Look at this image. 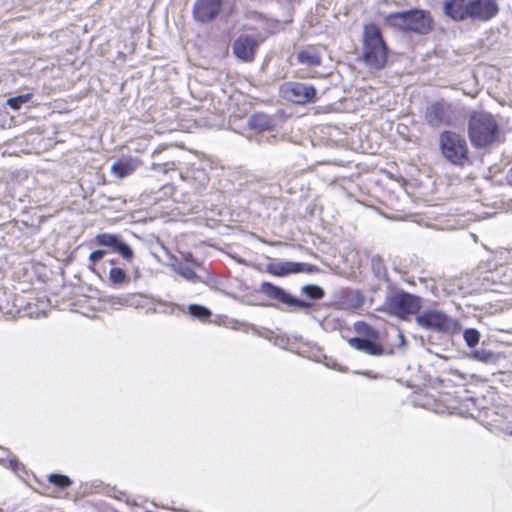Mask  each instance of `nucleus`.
Wrapping results in <instances>:
<instances>
[{
    "mask_svg": "<svg viewBox=\"0 0 512 512\" xmlns=\"http://www.w3.org/2000/svg\"><path fill=\"white\" fill-rule=\"evenodd\" d=\"M501 136L497 117L487 111H474L468 119V137L473 147L482 149L498 142Z\"/></svg>",
    "mask_w": 512,
    "mask_h": 512,
    "instance_id": "nucleus-1",
    "label": "nucleus"
},
{
    "mask_svg": "<svg viewBox=\"0 0 512 512\" xmlns=\"http://www.w3.org/2000/svg\"><path fill=\"white\" fill-rule=\"evenodd\" d=\"M388 50L382 38L379 27L367 24L363 30L362 60L367 67L374 70L384 68L387 62Z\"/></svg>",
    "mask_w": 512,
    "mask_h": 512,
    "instance_id": "nucleus-2",
    "label": "nucleus"
},
{
    "mask_svg": "<svg viewBox=\"0 0 512 512\" xmlns=\"http://www.w3.org/2000/svg\"><path fill=\"white\" fill-rule=\"evenodd\" d=\"M386 23L395 29L417 34H427L432 28L430 13L420 9L390 13Z\"/></svg>",
    "mask_w": 512,
    "mask_h": 512,
    "instance_id": "nucleus-3",
    "label": "nucleus"
},
{
    "mask_svg": "<svg viewBox=\"0 0 512 512\" xmlns=\"http://www.w3.org/2000/svg\"><path fill=\"white\" fill-rule=\"evenodd\" d=\"M440 149L447 161L457 166H464L469 162L468 146L466 140L452 131H444L439 138Z\"/></svg>",
    "mask_w": 512,
    "mask_h": 512,
    "instance_id": "nucleus-4",
    "label": "nucleus"
},
{
    "mask_svg": "<svg viewBox=\"0 0 512 512\" xmlns=\"http://www.w3.org/2000/svg\"><path fill=\"white\" fill-rule=\"evenodd\" d=\"M415 322L423 329L443 334H451L460 329L457 320L436 309L422 311L416 316Z\"/></svg>",
    "mask_w": 512,
    "mask_h": 512,
    "instance_id": "nucleus-5",
    "label": "nucleus"
},
{
    "mask_svg": "<svg viewBox=\"0 0 512 512\" xmlns=\"http://www.w3.org/2000/svg\"><path fill=\"white\" fill-rule=\"evenodd\" d=\"M421 308V298L406 292L397 293L387 298L385 309L391 315L401 319L419 312Z\"/></svg>",
    "mask_w": 512,
    "mask_h": 512,
    "instance_id": "nucleus-6",
    "label": "nucleus"
},
{
    "mask_svg": "<svg viewBox=\"0 0 512 512\" xmlns=\"http://www.w3.org/2000/svg\"><path fill=\"white\" fill-rule=\"evenodd\" d=\"M281 96L296 104H306L314 101L316 90L312 85L302 82H286L280 87Z\"/></svg>",
    "mask_w": 512,
    "mask_h": 512,
    "instance_id": "nucleus-7",
    "label": "nucleus"
},
{
    "mask_svg": "<svg viewBox=\"0 0 512 512\" xmlns=\"http://www.w3.org/2000/svg\"><path fill=\"white\" fill-rule=\"evenodd\" d=\"M425 118L433 127L449 125L453 121V112L450 104L440 101L427 107Z\"/></svg>",
    "mask_w": 512,
    "mask_h": 512,
    "instance_id": "nucleus-8",
    "label": "nucleus"
},
{
    "mask_svg": "<svg viewBox=\"0 0 512 512\" xmlns=\"http://www.w3.org/2000/svg\"><path fill=\"white\" fill-rule=\"evenodd\" d=\"M316 270L314 265L303 262L279 261L267 265V272L278 277L297 273H313Z\"/></svg>",
    "mask_w": 512,
    "mask_h": 512,
    "instance_id": "nucleus-9",
    "label": "nucleus"
},
{
    "mask_svg": "<svg viewBox=\"0 0 512 512\" xmlns=\"http://www.w3.org/2000/svg\"><path fill=\"white\" fill-rule=\"evenodd\" d=\"M498 13L496 0H469V19L488 21Z\"/></svg>",
    "mask_w": 512,
    "mask_h": 512,
    "instance_id": "nucleus-10",
    "label": "nucleus"
},
{
    "mask_svg": "<svg viewBox=\"0 0 512 512\" xmlns=\"http://www.w3.org/2000/svg\"><path fill=\"white\" fill-rule=\"evenodd\" d=\"M259 42L253 36L240 35L233 43L235 56L245 62H251L255 58Z\"/></svg>",
    "mask_w": 512,
    "mask_h": 512,
    "instance_id": "nucleus-11",
    "label": "nucleus"
},
{
    "mask_svg": "<svg viewBox=\"0 0 512 512\" xmlns=\"http://www.w3.org/2000/svg\"><path fill=\"white\" fill-rule=\"evenodd\" d=\"M221 5L222 0H196L193 16L199 22H209L218 15Z\"/></svg>",
    "mask_w": 512,
    "mask_h": 512,
    "instance_id": "nucleus-12",
    "label": "nucleus"
},
{
    "mask_svg": "<svg viewBox=\"0 0 512 512\" xmlns=\"http://www.w3.org/2000/svg\"><path fill=\"white\" fill-rule=\"evenodd\" d=\"M443 12L454 21H465L469 19V0H445Z\"/></svg>",
    "mask_w": 512,
    "mask_h": 512,
    "instance_id": "nucleus-13",
    "label": "nucleus"
},
{
    "mask_svg": "<svg viewBox=\"0 0 512 512\" xmlns=\"http://www.w3.org/2000/svg\"><path fill=\"white\" fill-rule=\"evenodd\" d=\"M348 343L352 348L371 356H380L384 352V349L380 344L369 339L355 337L350 338Z\"/></svg>",
    "mask_w": 512,
    "mask_h": 512,
    "instance_id": "nucleus-14",
    "label": "nucleus"
},
{
    "mask_svg": "<svg viewBox=\"0 0 512 512\" xmlns=\"http://www.w3.org/2000/svg\"><path fill=\"white\" fill-rule=\"evenodd\" d=\"M260 291L265 294L268 298L277 300L283 304L290 306L292 301V295L286 292L281 287H278L270 282H263L260 287Z\"/></svg>",
    "mask_w": 512,
    "mask_h": 512,
    "instance_id": "nucleus-15",
    "label": "nucleus"
},
{
    "mask_svg": "<svg viewBox=\"0 0 512 512\" xmlns=\"http://www.w3.org/2000/svg\"><path fill=\"white\" fill-rule=\"evenodd\" d=\"M260 291L265 294L268 298L277 300L283 304L290 306L292 301V295L286 292L281 287H278L270 282H263L260 287Z\"/></svg>",
    "mask_w": 512,
    "mask_h": 512,
    "instance_id": "nucleus-16",
    "label": "nucleus"
},
{
    "mask_svg": "<svg viewBox=\"0 0 512 512\" xmlns=\"http://www.w3.org/2000/svg\"><path fill=\"white\" fill-rule=\"evenodd\" d=\"M137 167V159L124 158L114 162L111 166V171L118 178H124L134 172Z\"/></svg>",
    "mask_w": 512,
    "mask_h": 512,
    "instance_id": "nucleus-17",
    "label": "nucleus"
},
{
    "mask_svg": "<svg viewBox=\"0 0 512 512\" xmlns=\"http://www.w3.org/2000/svg\"><path fill=\"white\" fill-rule=\"evenodd\" d=\"M297 60L302 65L319 66L321 64V53L317 47H307L297 54Z\"/></svg>",
    "mask_w": 512,
    "mask_h": 512,
    "instance_id": "nucleus-18",
    "label": "nucleus"
},
{
    "mask_svg": "<svg viewBox=\"0 0 512 512\" xmlns=\"http://www.w3.org/2000/svg\"><path fill=\"white\" fill-rule=\"evenodd\" d=\"M364 303V298L357 291H348L343 295L338 305L341 309L356 310Z\"/></svg>",
    "mask_w": 512,
    "mask_h": 512,
    "instance_id": "nucleus-19",
    "label": "nucleus"
},
{
    "mask_svg": "<svg viewBox=\"0 0 512 512\" xmlns=\"http://www.w3.org/2000/svg\"><path fill=\"white\" fill-rule=\"evenodd\" d=\"M248 125L251 129L265 131L272 127V119L264 113H256L250 116Z\"/></svg>",
    "mask_w": 512,
    "mask_h": 512,
    "instance_id": "nucleus-20",
    "label": "nucleus"
},
{
    "mask_svg": "<svg viewBox=\"0 0 512 512\" xmlns=\"http://www.w3.org/2000/svg\"><path fill=\"white\" fill-rule=\"evenodd\" d=\"M0 463L2 465H6V463H8V467L15 473H18L22 467L17 458L2 447H0Z\"/></svg>",
    "mask_w": 512,
    "mask_h": 512,
    "instance_id": "nucleus-21",
    "label": "nucleus"
},
{
    "mask_svg": "<svg viewBox=\"0 0 512 512\" xmlns=\"http://www.w3.org/2000/svg\"><path fill=\"white\" fill-rule=\"evenodd\" d=\"M120 239L121 238L118 235L110 234V233H102V234H98L95 237V242L100 246L110 247L112 249V251H114V249L117 246Z\"/></svg>",
    "mask_w": 512,
    "mask_h": 512,
    "instance_id": "nucleus-22",
    "label": "nucleus"
},
{
    "mask_svg": "<svg viewBox=\"0 0 512 512\" xmlns=\"http://www.w3.org/2000/svg\"><path fill=\"white\" fill-rule=\"evenodd\" d=\"M173 270L183 277L184 279L191 281V282H197L199 281V277L196 274V272L189 266L184 264H175L173 265Z\"/></svg>",
    "mask_w": 512,
    "mask_h": 512,
    "instance_id": "nucleus-23",
    "label": "nucleus"
},
{
    "mask_svg": "<svg viewBox=\"0 0 512 512\" xmlns=\"http://www.w3.org/2000/svg\"><path fill=\"white\" fill-rule=\"evenodd\" d=\"M188 312L198 319H206L211 316V311L208 308L198 304L189 305Z\"/></svg>",
    "mask_w": 512,
    "mask_h": 512,
    "instance_id": "nucleus-24",
    "label": "nucleus"
},
{
    "mask_svg": "<svg viewBox=\"0 0 512 512\" xmlns=\"http://www.w3.org/2000/svg\"><path fill=\"white\" fill-rule=\"evenodd\" d=\"M127 279L126 272L118 267H113L109 271V281L114 285L123 284Z\"/></svg>",
    "mask_w": 512,
    "mask_h": 512,
    "instance_id": "nucleus-25",
    "label": "nucleus"
},
{
    "mask_svg": "<svg viewBox=\"0 0 512 512\" xmlns=\"http://www.w3.org/2000/svg\"><path fill=\"white\" fill-rule=\"evenodd\" d=\"M302 292L306 296H308L314 300H319V299L323 298V296H324L323 289L317 285H312V284L303 286Z\"/></svg>",
    "mask_w": 512,
    "mask_h": 512,
    "instance_id": "nucleus-26",
    "label": "nucleus"
},
{
    "mask_svg": "<svg viewBox=\"0 0 512 512\" xmlns=\"http://www.w3.org/2000/svg\"><path fill=\"white\" fill-rule=\"evenodd\" d=\"M122 256L126 261H131L134 257V252L129 245L124 243L121 239L115 247L114 251Z\"/></svg>",
    "mask_w": 512,
    "mask_h": 512,
    "instance_id": "nucleus-27",
    "label": "nucleus"
},
{
    "mask_svg": "<svg viewBox=\"0 0 512 512\" xmlns=\"http://www.w3.org/2000/svg\"><path fill=\"white\" fill-rule=\"evenodd\" d=\"M32 94H23L16 97H11L7 100V104L13 109L18 110L21 106L30 101Z\"/></svg>",
    "mask_w": 512,
    "mask_h": 512,
    "instance_id": "nucleus-28",
    "label": "nucleus"
},
{
    "mask_svg": "<svg viewBox=\"0 0 512 512\" xmlns=\"http://www.w3.org/2000/svg\"><path fill=\"white\" fill-rule=\"evenodd\" d=\"M48 479L50 483L62 489L68 488L72 484L69 477L62 474H51Z\"/></svg>",
    "mask_w": 512,
    "mask_h": 512,
    "instance_id": "nucleus-29",
    "label": "nucleus"
},
{
    "mask_svg": "<svg viewBox=\"0 0 512 512\" xmlns=\"http://www.w3.org/2000/svg\"><path fill=\"white\" fill-rule=\"evenodd\" d=\"M463 337L469 347H474L479 342L480 333L476 329H466Z\"/></svg>",
    "mask_w": 512,
    "mask_h": 512,
    "instance_id": "nucleus-30",
    "label": "nucleus"
},
{
    "mask_svg": "<svg viewBox=\"0 0 512 512\" xmlns=\"http://www.w3.org/2000/svg\"><path fill=\"white\" fill-rule=\"evenodd\" d=\"M501 283L506 289L505 291H503L504 293L507 291H512V269H505L502 275Z\"/></svg>",
    "mask_w": 512,
    "mask_h": 512,
    "instance_id": "nucleus-31",
    "label": "nucleus"
},
{
    "mask_svg": "<svg viewBox=\"0 0 512 512\" xmlns=\"http://www.w3.org/2000/svg\"><path fill=\"white\" fill-rule=\"evenodd\" d=\"M473 357L479 361L487 362L491 359L492 353L489 351H486L484 349L482 350H475L473 352Z\"/></svg>",
    "mask_w": 512,
    "mask_h": 512,
    "instance_id": "nucleus-32",
    "label": "nucleus"
},
{
    "mask_svg": "<svg viewBox=\"0 0 512 512\" xmlns=\"http://www.w3.org/2000/svg\"><path fill=\"white\" fill-rule=\"evenodd\" d=\"M109 302L113 308H117L120 306H126L129 302V297L128 296L113 297L109 300Z\"/></svg>",
    "mask_w": 512,
    "mask_h": 512,
    "instance_id": "nucleus-33",
    "label": "nucleus"
},
{
    "mask_svg": "<svg viewBox=\"0 0 512 512\" xmlns=\"http://www.w3.org/2000/svg\"><path fill=\"white\" fill-rule=\"evenodd\" d=\"M106 254L105 250H95L89 255V261L91 264H95L100 261Z\"/></svg>",
    "mask_w": 512,
    "mask_h": 512,
    "instance_id": "nucleus-34",
    "label": "nucleus"
},
{
    "mask_svg": "<svg viewBox=\"0 0 512 512\" xmlns=\"http://www.w3.org/2000/svg\"><path fill=\"white\" fill-rule=\"evenodd\" d=\"M290 306H296L303 309H309L312 306V303L305 302L303 300L297 299L292 296V301L290 302Z\"/></svg>",
    "mask_w": 512,
    "mask_h": 512,
    "instance_id": "nucleus-35",
    "label": "nucleus"
},
{
    "mask_svg": "<svg viewBox=\"0 0 512 512\" xmlns=\"http://www.w3.org/2000/svg\"><path fill=\"white\" fill-rule=\"evenodd\" d=\"M398 338L400 340V346L404 347L406 345V339L402 332L398 333Z\"/></svg>",
    "mask_w": 512,
    "mask_h": 512,
    "instance_id": "nucleus-36",
    "label": "nucleus"
},
{
    "mask_svg": "<svg viewBox=\"0 0 512 512\" xmlns=\"http://www.w3.org/2000/svg\"><path fill=\"white\" fill-rule=\"evenodd\" d=\"M184 259L187 261V262H191V263H194L196 264L194 258H193V255L191 253H187L184 255Z\"/></svg>",
    "mask_w": 512,
    "mask_h": 512,
    "instance_id": "nucleus-37",
    "label": "nucleus"
},
{
    "mask_svg": "<svg viewBox=\"0 0 512 512\" xmlns=\"http://www.w3.org/2000/svg\"><path fill=\"white\" fill-rule=\"evenodd\" d=\"M0 512H2V510H0Z\"/></svg>",
    "mask_w": 512,
    "mask_h": 512,
    "instance_id": "nucleus-38",
    "label": "nucleus"
}]
</instances>
